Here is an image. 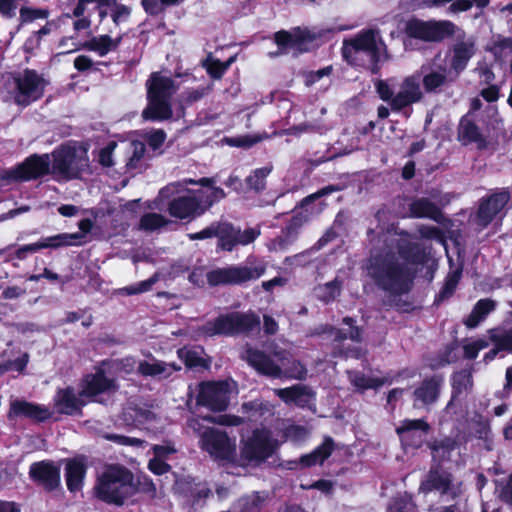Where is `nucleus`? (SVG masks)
Returning <instances> with one entry per match:
<instances>
[{
    "label": "nucleus",
    "mask_w": 512,
    "mask_h": 512,
    "mask_svg": "<svg viewBox=\"0 0 512 512\" xmlns=\"http://www.w3.org/2000/svg\"><path fill=\"white\" fill-rule=\"evenodd\" d=\"M366 272L374 284L389 295L399 296L410 290L413 273L390 249L372 252Z\"/></svg>",
    "instance_id": "f257e3e1"
},
{
    "label": "nucleus",
    "mask_w": 512,
    "mask_h": 512,
    "mask_svg": "<svg viewBox=\"0 0 512 512\" xmlns=\"http://www.w3.org/2000/svg\"><path fill=\"white\" fill-rule=\"evenodd\" d=\"M384 43L374 30H366L355 37L344 40L343 57L352 64L367 62L373 74L378 73V63L383 58Z\"/></svg>",
    "instance_id": "f03ea898"
},
{
    "label": "nucleus",
    "mask_w": 512,
    "mask_h": 512,
    "mask_svg": "<svg viewBox=\"0 0 512 512\" xmlns=\"http://www.w3.org/2000/svg\"><path fill=\"white\" fill-rule=\"evenodd\" d=\"M148 105L143 110L142 116L146 120H167L172 117L170 98L178 87L174 81L159 72L150 75L146 83Z\"/></svg>",
    "instance_id": "7ed1b4c3"
},
{
    "label": "nucleus",
    "mask_w": 512,
    "mask_h": 512,
    "mask_svg": "<svg viewBox=\"0 0 512 512\" xmlns=\"http://www.w3.org/2000/svg\"><path fill=\"white\" fill-rule=\"evenodd\" d=\"M95 492L107 503L122 505L135 493L133 475L124 467L110 466L99 476Z\"/></svg>",
    "instance_id": "20e7f679"
},
{
    "label": "nucleus",
    "mask_w": 512,
    "mask_h": 512,
    "mask_svg": "<svg viewBox=\"0 0 512 512\" xmlns=\"http://www.w3.org/2000/svg\"><path fill=\"white\" fill-rule=\"evenodd\" d=\"M267 269L264 261L248 257L245 263L218 267L206 273V280L212 287L241 286L261 278Z\"/></svg>",
    "instance_id": "39448f33"
},
{
    "label": "nucleus",
    "mask_w": 512,
    "mask_h": 512,
    "mask_svg": "<svg viewBox=\"0 0 512 512\" xmlns=\"http://www.w3.org/2000/svg\"><path fill=\"white\" fill-rule=\"evenodd\" d=\"M49 173L57 179L71 180L78 178L88 167L87 151L72 144H63L52 152Z\"/></svg>",
    "instance_id": "423d86ee"
},
{
    "label": "nucleus",
    "mask_w": 512,
    "mask_h": 512,
    "mask_svg": "<svg viewBox=\"0 0 512 512\" xmlns=\"http://www.w3.org/2000/svg\"><path fill=\"white\" fill-rule=\"evenodd\" d=\"M421 76L413 74L403 79L397 93H394L384 80H377L375 88L379 97L387 102L393 111L402 109L422 101L424 93L420 86Z\"/></svg>",
    "instance_id": "0eeeda50"
},
{
    "label": "nucleus",
    "mask_w": 512,
    "mask_h": 512,
    "mask_svg": "<svg viewBox=\"0 0 512 512\" xmlns=\"http://www.w3.org/2000/svg\"><path fill=\"white\" fill-rule=\"evenodd\" d=\"M259 326L260 319L254 313L231 312L208 321L203 325L202 331L207 336H235L248 334Z\"/></svg>",
    "instance_id": "6e6552de"
},
{
    "label": "nucleus",
    "mask_w": 512,
    "mask_h": 512,
    "mask_svg": "<svg viewBox=\"0 0 512 512\" xmlns=\"http://www.w3.org/2000/svg\"><path fill=\"white\" fill-rule=\"evenodd\" d=\"M47 81L35 70L25 69L12 77V94L17 105L27 106L44 94Z\"/></svg>",
    "instance_id": "1a4fd4ad"
},
{
    "label": "nucleus",
    "mask_w": 512,
    "mask_h": 512,
    "mask_svg": "<svg viewBox=\"0 0 512 512\" xmlns=\"http://www.w3.org/2000/svg\"><path fill=\"white\" fill-rule=\"evenodd\" d=\"M199 444L200 448L215 461L228 462L236 456L235 439L230 438L225 431L217 428H211L204 432Z\"/></svg>",
    "instance_id": "9d476101"
},
{
    "label": "nucleus",
    "mask_w": 512,
    "mask_h": 512,
    "mask_svg": "<svg viewBox=\"0 0 512 512\" xmlns=\"http://www.w3.org/2000/svg\"><path fill=\"white\" fill-rule=\"evenodd\" d=\"M458 28L451 21L411 20L406 25L408 36L428 42H440L455 34Z\"/></svg>",
    "instance_id": "9b49d317"
},
{
    "label": "nucleus",
    "mask_w": 512,
    "mask_h": 512,
    "mask_svg": "<svg viewBox=\"0 0 512 512\" xmlns=\"http://www.w3.org/2000/svg\"><path fill=\"white\" fill-rule=\"evenodd\" d=\"M50 156L34 154L23 163L11 169L0 170V180L7 182L27 181L46 175L49 172Z\"/></svg>",
    "instance_id": "f8f14e48"
},
{
    "label": "nucleus",
    "mask_w": 512,
    "mask_h": 512,
    "mask_svg": "<svg viewBox=\"0 0 512 512\" xmlns=\"http://www.w3.org/2000/svg\"><path fill=\"white\" fill-rule=\"evenodd\" d=\"M272 355L280 362V365L276 364L271 357L264 352L250 348L245 351L243 358L257 372L273 378H282V367L289 363L290 354L283 349H274Z\"/></svg>",
    "instance_id": "ddd939ff"
},
{
    "label": "nucleus",
    "mask_w": 512,
    "mask_h": 512,
    "mask_svg": "<svg viewBox=\"0 0 512 512\" xmlns=\"http://www.w3.org/2000/svg\"><path fill=\"white\" fill-rule=\"evenodd\" d=\"M230 384L226 381L203 382L199 385L197 404L212 411H223L228 407Z\"/></svg>",
    "instance_id": "4468645a"
},
{
    "label": "nucleus",
    "mask_w": 512,
    "mask_h": 512,
    "mask_svg": "<svg viewBox=\"0 0 512 512\" xmlns=\"http://www.w3.org/2000/svg\"><path fill=\"white\" fill-rule=\"evenodd\" d=\"M216 237L218 247L231 252L237 245H248L260 235L259 228H248L241 231L228 222H217Z\"/></svg>",
    "instance_id": "2eb2a0df"
},
{
    "label": "nucleus",
    "mask_w": 512,
    "mask_h": 512,
    "mask_svg": "<svg viewBox=\"0 0 512 512\" xmlns=\"http://www.w3.org/2000/svg\"><path fill=\"white\" fill-rule=\"evenodd\" d=\"M275 449V443L267 430H256L244 443L241 455L250 462H262L270 457Z\"/></svg>",
    "instance_id": "dca6fc26"
},
{
    "label": "nucleus",
    "mask_w": 512,
    "mask_h": 512,
    "mask_svg": "<svg viewBox=\"0 0 512 512\" xmlns=\"http://www.w3.org/2000/svg\"><path fill=\"white\" fill-rule=\"evenodd\" d=\"M511 198V192L503 188L482 199L476 215V224L482 228L486 227L508 206Z\"/></svg>",
    "instance_id": "f3484780"
},
{
    "label": "nucleus",
    "mask_w": 512,
    "mask_h": 512,
    "mask_svg": "<svg viewBox=\"0 0 512 512\" xmlns=\"http://www.w3.org/2000/svg\"><path fill=\"white\" fill-rule=\"evenodd\" d=\"M315 36L306 28L296 27L290 31H278L274 35L279 51L274 55L287 54L290 51L302 53L307 50V44L314 40Z\"/></svg>",
    "instance_id": "a211bd4d"
},
{
    "label": "nucleus",
    "mask_w": 512,
    "mask_h": 512,
    "mask_svg": "<svg viewBox=\"0 0 512 512\" xmlns=\"http://www.w3.org/2000/svg\"><path fill=\"white\" fill-rule=\"evenodd\" d=\"M433 490L439 491L442 495L449 496L451 499H454L460 493L459 487L452 482V475L438 468H432L419 487V491L423 493Z\"/></svg>",
    "instance_id": "6ab92c4d"
},
{
    "label": "nucleus",
    "mask_w": 512,
    "mask_h": 512,
    "mask_svg": "<svg viewBox=\"0 0 512 512\" xmlns=\"http://www.w3.org/2000/svg\"><path fill=\"white\" fill-rule=\"evenodd\" d=\"M401 238H398L397 235L393 234H385L384 241L387 242V247L391 250L393 248H397L398 253L406 259L408 263L411 264H422L426 261L427 253L424 248H422L417 243L410 242L406 236L407 233H401Z\"/></svg>",
    "instance_id": "aec40b11"
},
{
    "label": "nucleus",
    "mask_w": 512,
    "mask_h": 512,
    "mask_svg": "<svg viewBox=\"0 0 512 512\" xmlns=\"http://www.w3.org/2000/svg\"><path fill=\"white\" fill-rule=\"evenodd\" d=\"M476 39L474 37H462L457 39L451 48L450 69L459 74L467 67L470 59L476 54Z\"/></svg>",
    "instance_id": "412c9836"
},
{
    "label": "nucleus",
    "mask_w": 512,
    "mask_h": 512,
    "mask_svg": "<svg viewBox=\"0 0 512 512\" xmlns=\"http://www.w3.org/2000/svg\"><path fill=\"white\" fill-rule=\"evenodd\" d=\"M30 477L44 489L51 491L60 484V468L53 462L33 463L29 470Z\"/></svg>",
    "instance_id": "4be33fe9"
},
{
    "label": "nucleus",
    "mask_w": 512,
    "mask_h": 512,
    "mask_svg": "<svg viewBox=\"0 0 512 512\" xmlns=\"http://www.w3.org/2000/svg\"><path fill=\"white\" fill-rule=\"evenodd\" d=\"M458 76L445 64L433 63L430 70L423 75L422 83L427 93H438L442 88L455 81Z\"/></svg>",
    "instance_id": "5701e85b"
},
{
    "label": "nucleus",
    "mask_w": 512,
    "mask_h": 512,
    "mask_svg": "<svg viewBox=\"0 0 512 512\" xmlns=\"http://www.w3.org/2000/svg\"><path fill=\"white\" fill-rule=\"evenodd\" d=\"M81 236L82 235H78V234L61 233V234H57L54 236L46 237L36 243H32V244H28V245H24V246L20 247L15 252V256L18 259L23 260L26 258L27 253H34V252H37V251H39L41 249H45V248L56 249V248H60V247H65L69 244L74 243L75 240L81 238Z\"/></svg>",
    "instance_id": "b1692460"
},
{
    "label": "nucleus",
    "mask_w": 512,
    "mask_h": 512,
    "mask_svg": "<svg viewBox=\"0 0 512 512\" xmlns=\"http://www.w3.org/2000/svg\"><path fill=\"white\" fill-rule=\"evenodd\" d=\"M176 196L171 197L168 204V211L172 217L186 219L202 214L200 213L201 201L197 196ZM157 200L163 202L166 199L161 200L158 197Z\"/></svg>",
    "instance_id": "393cba45"
},
{
    "label": "nucleus",
    "mask_w": 512,
    "mask_h": 512,
    "mask_svg": "<svg viewBox=\"0 0 512 512\" xmlns=\"http://www.w3.org/2000/svg\"><path fill=\"white\" fill-rule=\"evenodd\" d=\"M443 385L441 376H433L424 379L413 391L414 407L429 406L435 403L440 395Z\"/></svg>",
    "instance_id": "a878e982"
},
{
    "label": "nucleus",
    "mask_w": 512,
    "mask_h": 512,
    "mask_svg": "<svg viewBox=\"0 0 512 512\" xmlns=\"http://www.w3.org/2000/svg\"><path fill=\"white\" fill-rule=\"evenodd\" d=\"M51 415V411L45 406L16 399L10 402V409L7 417L9 420L23 416L36 421H45L50 418Z\"/></svg>",
    "instance_id": "bb28decb"
},
{
    "label": "nucleus",
    "mask_w": 512,
    "mask_h": 512,
    "mask_svg": "<svg viewBox=\"0 0 512 512\" xmlns=\"http://www.w3.org/2000/svg\"><path fill=\"white\" fill-rule=\"evenodd\" d=\"M448 3H451L448 12L456 14L471 9L474 4L479 8L486 7L489 0H413V6L417 9L441 8Z\"/></svg>",
    "instance_id": "cd10ccee"
},
{
    "label": "nucleus",
    "mask_w": 512,
    "mask_h": 512,
    "mask_svg": "<svg viewBox=\"0 0 512 512\" xmlns=\"http://www.w3.org/2000/svg\"><path fill=\"white\" fill-rule=\"evenodd\" d=\"M116 388L115 380L106 377L104 371L99 369L96 373L86 376L80 395L94 397L101 393L114 391Z\"/></svg>",
    "instance_id": "c85d7f7f"
},
{
    "label": "nucleus",
    "mask_w": 512,
    "mask_h": 512,
    "mask_svg": "<svg viewBox=\"0 0 512 512\" xmlns=\"http://www.w3.org/2000/svg\"><path fill=\"white\" fill-rule=\"evenodd\" d=\"M85 403L75 394L70 387L59 389L54 397V407L58 413L77 415L81 413Z\"/></svg>",
    "instance_id": "c756f323"
},
{
    "label": "nucleus",
    "mask_w": 512,
    "mask_h": 512,
    "mask_svg": "<svg viewBox=\"0 0 512 512\" xmlns=\"http://www.w3.org/2000/svg\"><path fill=\"white\" fill-rule=\"evenodd\" d=\"M180 369L181 366L174 362L167 363L153 358L150 361L139 362L137 371L144 377L166 379Z\"/></svg>",
    "instance_id": "7c9ffc66"
},
{
    "label": "nucleus",
    "mask_w": 512,
    "mask_h": 512,
    "mask_svg": "<svg viewBox=\"0 0 512 512\" xmlns=\"http://www.w3.org/2000/svg\"><path fill=\"white\" fill-rule=\"evenodd\" d=\"M203 421H208L211 423H216L219 425H225V426H238L243 423V419L238 416H231V415H220L217 417L214 416H206L203 418H191L188 420L187 425L188 427L196 433L200 437V441H202V436L204 432L207 430H210L212 427H206L203 424Z\"/></svg>",
    "instance_id": "2f4dec72"
},
{
    "label": "nucleus",
    "mask_w": 512,
    "mask_h": 512,
    "mask_svg": "<svg viewBox=\"0 0 512 512\" xmlns=\"http://www.w3.org/2000/svg\"><path fill=\"white\" fill-rule=\"evenodd\" d=\"M429 430V425L422 419L409 420L406 419L397 427L396 432L400 436L402 442L408 443L414 440L415 443L421 442L422 435Z\"/></svg>",
    "instance_id": "473e14b6"
},
{
    "label": "nucleus",
    "mask_w": 512,
    "mask_h": 512,
    "mask_svg": "<svg viewBox=\"0 0 512 512\" xmlns=\"http://www.w3.org/2000/svg\"><path fill=\"white\" fill-rule=\"evenodd\" d=\"M410 213L415 218H430L440 222L443 215L441 210L428 198H417L410 203Z\"/></svg>",
    "instance_id": "72a5a7b5"
},
{
    "label": "nucleus",
    "mask_w": 512,
    "mask_h": 512,
    "mask_svg": "<svg viewBox=\"0 0 512 512\" xmlns=\"http://www.w3.org/2000/svg\"><path fill=\"white\" fill-rule=\"evenodd\" d=\"M214 182L215 181H214L213 178H207V177L201 178L199 180H194V179H191V178H186V179H184L182 181L173 182V183H170V184L166 185L165 187H163L159 191V198L161 200H163V199H170L174 195H178L181 192L187 190L186 187L189 184H191V185L207 186V187H211L212 188V185H213Z\"/></svg>",
    "instance_id": "f704fd0d"
},
{
    "label": "nucleus",
    "mask_w": 512,
    "mask_h": 512,
    "mask_svg": "<svg viewBox=\"0 0 512 512\" xmlns=\"http://www.w3.org/2000/svg\"><path fill=\"white\" fill-rule=\"evenodd\" d=\"M334 442L332 438L326 437L323 443L314 449L311 453L303 455L299 463L303 467H311L316 464H322L333 452Z\"/></svg>",
    "instance_id": "c9c22d12"
},
{
    "label": "nucleus",
    "mask_w": 512,
    "mask_h": 512,
    "mask_svg": "<svg viewBox=\"0 0 512 512\" xmlns=\"http://www.w3.org/2000/svg\"><path fill=\"white\" fill-rule=\"evenodd\" d=\"M495 307L496 302L491 299L485 298L479 300L475 304L471 313L464 320V324L471 329L477 327L479 323L482 322L487 317V315L495 309Z\"/></svg>",
    "instance_id": "e433bc0d"
},
{
    "label": "nucleus",
    "mask_w": 512,
    "mask_h": 512,
    "mask_svg": "<svg viewBox=\"0 0 512 512\" xmlns=\"http://www.w3.org/2000/svg\"><path fill=\"white\" fill-rule=\"evenodd\" d=\"M340 188L336 185H328L318 190L317 192L305 197L301 201V207L305 209V212L309 215H317L320 214L326 207L325 202H320L316 207L309 208L310 205L314 203V201L320 199L321 197L327 196L333 192L339 191Z\"/></svg>",
    "instance_id": "4c0bfd02"
},
{
    "label": "nucleus",
    "mask_w": 512,
    "mask_h": 512,
    "mask_svg": "<svg viewBox=\"0 0 512 512\" xmlns=\"http://www.w3.org/2000/svg\"><path fill=\"white\" fill-rule=\"evenodd\" d=\"M458 139L467 145L472 142H483L482 134L478 126L467 116H464L459 123Z\"/></svg>",
    "instance_id": "58836bf2"
},
{
    "label": "nucleus",
    "mask_w": 512,
    "mask_h": 512,
    "mask_svg": "<svg viewBox=\"0 0 512 512\" xmlns=\"http://www.w3.org/2000/svg\"><path fill=\"white\" fill-rule=\"evenodd\" d=\"M122 37L119 36L116 39H112L109 35H102L99 37H93L85 44V48L97 52L100 56H105L110 51L117 49Z\"/></svg>",
    "instance_id": "ea45409f"
},
{
    "label": "nucleus",
    "mask_w": 512,
    "mask_h": 512,
    "mask_svg": "<svg viewBox=\"0 0 512 512\" xmlns=\"http://www.w3.org/2000/svg\"><path fill=\"white\" fill-rule=\"evenodd\" d=\"M497 61H504L512 54V37L495 36L486 48Z\"/></svg>",
    "instance_id": "a19ab883"
},
{
    "label": "nucleus",
    "mask_w": 512,
    "mask_h": 512,
    "mask_svg": "<svg viewBox=\"0 0 512 512\" xmlns=\"http://www.w3.org/2000/svg\"><path fill=\"white\" fill-rule=\"evenodd\" d=\"M275 394L285 403L304 404L308 395L307 388L302 385H293L292 387L275 389Z\"/></svg>",
    "instance_id": "79ce46f5"
},
{
    "label": "nucleus",
    "mask_w": 512,
    "mask_h": 512,
    "mask_svg": "<svg viewBox=\"0 0 512 512\" xmlns=\"http://www.w3.org/2000/svg\"><path fill=\"white\" fill-rule=\"evenodd\" d=\"M85 473L84 465L78 461H69L66 465V482L70 491L74 492L81 488Z\"/></svg>",
    "instance_id": "37998d69"
},
{
    "label": "nucleus",
    "mask_w": 512,
    "mask_h": 512,
    "mask_svg": "<svg viewBox=\"0 0 512 512\" xmlns=\"http://www.w3.org/2000/svg\"><path fill=\"white\" fill-rule=\"evenodd\" d=\"M489 340L501 351L512 354V328L511 329H491Z\"/></svg>",
    "instance_id": "c03bdc74"
},
{
    "label": "nucleus",
    "mask_w": 512,
    "mask_h": 512,
    "mask_svg": "<svg viewBox=\"0 0 512 512\" xmlns=\"http://www.w3.org/2000/svg\"><path fill=\"white\" fill-rule=\"evenodd\" d=\"M473 385L472 374L469 370H462L453 375L452 399L471 390Z\"/></svg>",
    "instance_id": "a18cd8bd"
},
{
    "label": "nucleus",
    "mask_w": 512,
    "mask_h": 512,
    "mask_svg": "<svg viewBox=\"0 0 512 512\" xmlns=\"http://www.w3.org/2000/svg\"><path fill=\"white\" fill-rule=\"evenodd\" d=\"M273 167L272 165H267L262 168L255 169L247 178L246 184L247 186L256 191L261 192L266 187V178L271 173Z\"/></svg>",
    "instance_id": "49530a36"
},
{
    "label": "nucleus",
    "mask_w": 512,
    "mask_h": 512,
    "mask_svg": "<svg viewBox=\"0 0 512 512\" xmlns=\"http://www.w3.org/2000/svg\"><path fill=\"white\" fill-rule=\"evenodd\" d=\"M456 442L451 438L436 440L431 445L434 460L443 461L450 458L451 452L456 448Z\"/></svg>",
    "instance_id": "de8ad7c7"
},
{
    "label": "nucleus",
    "mask_w": 512,
    "mask_h": 512,
    "mask_svg": "<svg viewBox=\"0 0 512 512\" xmlns=\"http://www.w3.org/2000/svg\"><path fill=\"white\" fill-rule=\"evenodd\" d=\"M146 147L144 142L132 141L129 143L128 160L126 167L128 170H135L141 167V161L144 158Z\"/></svg>",
    "instance_id": "09e8293b"
},
{
    "label": "nucleus",
    "mask_w": 512,
    "mask_h": 512,
    "mask_svg": "<svg viewBox=\"0 0 512 512\" xmlns=\"http://www.w3.org/2000/svg\"><path fill=\"white\" fill-rule=\"evenodd\" d=\"M341 286V282L338 279H334L333 281L317 286L315 293L320 300L330 302L340 295Z\"/></svg>",
    "instance_id": "8fccbe9b"
},
{
    "label": "nucleus",
    "mask_w": 512,
    "mask_h": 512,
    "mask_svg": "<svg viewBox=\"0 0 512 512\" xmlns=\"http://www.w3.org/2000/svg\"><path fill=\"white\" fill-rule=\"evenodd\" d=\"M348 376L350 382L360 390L377 388L384 383L381 379L366 377L364 374L359 372L349 371Z\"/></svg>",
    "instance_id": "3c124183"
},
{
    "label": "nucleus",
    "mask_w": 512,
    "mask_h": 512,
    "mask_svg": "<svg viewBox=\"0 0 512 512\" xmlns=\"http://www.w3.org/2000/svg\"><path fill=\"white\" fill-rule=\"evenodd\" d=\"M168 220L158 213H146L140 218L139 228L144 231H154L168 224Z\"/></svg>",
    "instance_id": "603ef678"
},
{
    "label": "nucleus",
    "mask_w": 512,
    "mask_h": 512,
    "mask_svg": "<svg viewBox=\"0 0 512 512\" xmlns=\"http://www.w3.org/2000/svg\"><path fill=\"white\" fill-rule=\"evenodd\" d=\"M199 200L201 201L200 213H204L207 209H209L214 203L224 199L226 193L220 187H212L209 193H203L200 191Z\"/></svg>",
    "instance_id": "864d4df0"
},
{
    "label": "nucleus",
    "mask_w": 512,
    "mask_h": 512,
    "mask_svg": "<svg viewBox=\"0 0 512 512\" xmlns=\"http://www.w3.org/2000/svg\"><path fill=\"white\" fill-rule=\"evenodd\" d=\"M179 358L188 368H206L205 360L196 351L181 348L177 351Z\"/></svg>",
    "instance_id": "5fc2aeb1"
},
{
    "label": "nucleus",
    "mask_w": 512,
    "mask_h": 512,
    "mask_svg": "<svg viewBox=\"0 0 512 512\" xmlns=\"http://www.w3.org/2000/svg\"><path fill=\"white\" fill-rule=\"evenodd\" d=\"M159 281V274L155 273L149 279L141 281L137 284L124 287L120 290L122 294L125 295H136L146 291H149L152 286Z\"/></svg>",
    "instance_id": "6e6d98bb"
},
{
    "label": "nucleus",
    "mask_w": 512,
    "mask_h": 512,
    "mask_svg": "<svg viewBox=\"0 0 512 512\" xmlns=\"http://www.w3.org/2000/svg\"><path fill=\"white\" fill-rule=\"evenodd\" d=\"M460 276H461V272L458 270L452 271L447 275V277L445 279L444 286L439 293L440 299L448 298L453 294V292L460 280Z\"/></svg>",
    "instance_id": "4d7b16f0"
},
{
    "label": "nucleus",
    "mask_w": 512,
    "mask_h": 512,
    "mask_svg": "<svg viewBox=\"0 0 512 512\" xmlns=\"http://www.w3.org/2000/svg\"><path fill=\"white\" fill-rule=\"evenodd\" d=\"M283 369V377L292 378L297 380H304L307 375V370L302 363L299 361H292L289 367H282Z\"/></svg>",
    "instance_id": "13d9d810"
},
{
    "label": "nucleus",
    "mask_w": 512,
    "mask_h": 512,
    "mask_svg": "<svg viewBox=\"0 0 512 512\" xmlns=\"http://www.w3.org/2000/svg\"><path fill=\"white\" fill-rule=\"evenodd\" d=\"M322 133L323 127L314 123H301L298 125H294L284 131L286 135H294L299 136L302 133Z\"/></svg>",
    "instance_id": "bf43d9fd"
},
{
    "label": "nucleus",
    "mask_w": 512,
    "mask_h": 512,
    "mask_svg": "<svg viewBox=\"0 0 512 512\" xmlns=\"http://www.w3.org/2000/svg\"><path fill=\"white\" fill-rule=\"evenodd\" d=\"M489 346V342L484 339H478L471 342H466L463 345V351L465 358L474 359L477 357L480 350L485 349Z\"/></svg>",
    "instance_id": "052dcab7"
},
{
    "label": "nucleus",
    "mask_w": 512,
    "mask_h": 512,
    "mask_svg": "<svg viewBox=\"0 0 512 512\" xmlns=\"http://www.w3.org/2000/svg\"><path fill=\"white\" fill-rule=\"evenodd\" d=\"M344 323L347 324L350 329L348 333H344L341 330L335 331V339L336 340H344L346 338H350L353 341L360 342L361 341V331L358 327H352V323L354 320L352 318L346 317L344 318Z\"/></svg>",
    "instance_id": "680f3d73"
},
{
    "label": "nucleus",
    "mask_w": 512,
    "mask_h": 512,
    "mask_svg": "<svg viewBox=\"0 0 512 512\" xmlns=\"http://www.w3.org/2000/svg\"><path fill=\"white\" fill-rule=\"evenodd\" d=\"M309 215L297 214L295 215L289 222V224L285 228V233L290 240H295L298 230L301 226L308 221Z\"/></svg>",
    "instance_id": "e2e57ef3"
},
{
    "label": "nucleus",
    "mask_w": 512,
    "mask_h": 512,
    "mask_svg": "<svg viewBox=\"0 0 512 512\" xmlns=\"http://www.w3.org/2000/svg\"><path fill=\"white\" fill-rule=\"evenodd\" d=\"M144 137L149 147L153 150H157L163 145L166 139V133L162 129H156L146 132Z\"/></svg>",
    "instance_id": "0e129e2a"
},
{
    "label": "nucleus",
    "mask_w": 512,
    "mask_h": 512,
    "mask_svg": "<svg viewBox=\"0 0 512 512\" xmlns=\"http://www.w3.org/2000/svg\"><path fill=\"white\" fill-rule=\"evenodd\" d=\"M20 13V22L28 23L32 22L39 18H46L48 16L47 11L41 9H33L28 7H22L19 11Z\"/></svg>",
    "instance_id": "69168bd1"
},
{
    "label": "nucleus",
    "mask_w": 512,
    "mask_h": 512,
    "mask_svg": "<svg viewBox=\"0 0 512 512\" xmlns=\"http://www.w3.org/2000/svg\"><path fill=\"white\" fill-rule=\"evenodd\" d=\"M131 14L129 7L122 4H115L111 10V17L115 25L126 22Z\"/></svg>",
    "instance_id": "338daca9"
},
{
    "label": "nucleus",
    "mask_w": 512,
    "mask_h": 512,
    "mask_svg": "<svg viewBox=\"0 0 512 512\" xmlns=\"http://www.w3.org/2000/svg\"><path fill=\"white\" fill-rule=\"evenodd\" d=\"M210 91L209 87H199L196 89H191L186 91L182 97L183 102L187 105H191L192 103L202 99L204 96H206Z\"/></svg>",
    "instance_id": "774afa93"
}]
</instances>
